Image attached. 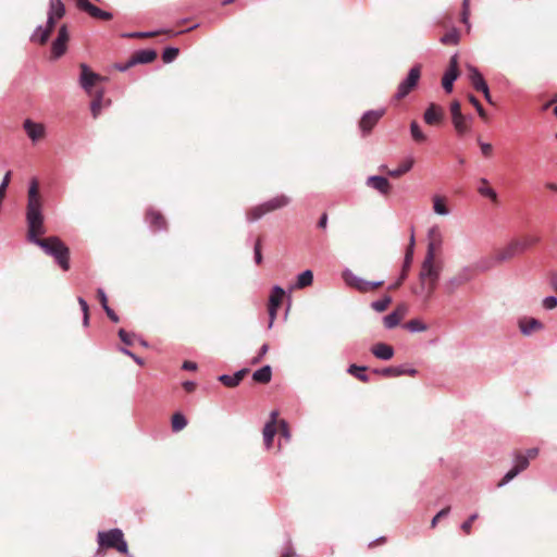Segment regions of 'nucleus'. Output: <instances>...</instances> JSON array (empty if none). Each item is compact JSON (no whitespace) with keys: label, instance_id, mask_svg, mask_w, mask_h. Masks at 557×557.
Returning a JSON list of instances; mask_svg holds the SVG:
<instances>
[{"label":"nucleus","instance_id":"f257e3e1","mask_svg":"<svg viewBox=\"0 0 557 557\" xmlns=\"http://www.w3.org/2000/svg\"><path fill=\"white\" fill-rule=\"evenodd\" d=\"M42 199L39 193V182L32 178L26 206L27 240L39 246L47 255L52 256L62 270L70 269V249L57 236L40 238L47 230L44 224Z\"/></svg>","mask_w":557,"mask_h":557},{"label":"nucleus","instance_id":"f03ea898","mask_svg":"<svg viewBox=\"0 0 557 557\" xmlns=\"http://www.w3.org/2000/svg\"><path fill=\"white\" fill-rule=\"evenodd\" d=\"M442 245V234L438 227H432L429 231L428 252L419 274L420 284L413 289L416 295L423 296L424 301H429L436 288L440 273L442 271V261L436 258Z\"/></svg>","mask_w":557,"mask_h":557},{"label":"nucleus","instance_id":"7ed1b4c3","mask_svg":"<svg viewBox=\"0 0 557 557\" xmlns=\"http://www.w3.org/2000/svg\"><path fill=\"white\" fill-rule=\"evenodd\" d=\"M518 243L515 239L509 242L505 247H502L494 251L492 256L483 259L478 264L481 271H486L493 268L495 264L511 260L518 255H521Z\"/></svg>","mask_w":557,"mask_h":557},{"label":"nucleus","instance_id":"20e7f679","mask_svg":"<svg viewBox=\"0 0 557 557\" xmlns=\"http://www.w3.org/2000/svg\"><path fill=\"white\" fill-rule=\"evenodd\" d=\"M289 203V198L285 195L276 196L257 207L247 211V219L250 222L261 219L264 214L284 208Z\"/></svg>","mask_w":557,"mask_h":557},{"label":"nucleus","instance_id":"39448f33","mask_svg":"<svg viewBox=\"0 0 557 557\" xmlns=\"http://www.w3.org/2000/svg\"><path fill=\"white\" fill-rule=\"evenodd\" d=\"M98 544L100 548H114L121 554H127L128 552L127 543L125 542L123 532L120 529L99 532Z\"/></svg>","mask_w":557,"mask_h":557},{"label":"nucleus","instance_id":"423d86ee","mask_svg":"<svg viewBox=\"0 0 557 557\" xmlns=\"http://www.w3.org/2000/svg\"><path fill=\"white\" fill-rule=\"evenodd\" d=\"M79 77L78 84L79 86L89 95L94 96L99 90L97 89V85L102 82L104 78L98 73L94 72L86 63L79 64Z\"/></svg>","mask_w":557,"mask_h":557},{"label":"nucleus","instance_id":"0eeeda50","mask_svg":"<svg viewBox=\"0 0 557 557\" xmlns=\"http://www.w3.org/2000/svg\"><path fill=\"white\" fill-rule=\"evenodd\" d=\"M421 77V65H413L407 76L399 83L395 98L401 100L407 97L419 84Z\"/></svg>","mask_w":557,"mask_h":557},{"label":"nucleus","instance_id":"6e6552de","mask_svg":"<svg viewBox=\"0 0 557 557\" xmlns=\"http://www.w3.org/2000/svg\"><path fill=\"white\" fill-rule=\"evenodd\" d=\"M450 115L456 132L459 135H465L470 128L472 116L462 114L461 104L458 100L450 103Z\"/></svg>","mask_w":557,"mask_h":557},{"label":"nucleus","instance_id":"1a4fd4ad","mask_svg":"<svg viewBox=\"0 0 557 557\" xmlns=\"http://www.w3.org/2000/svg\"><path fill=\"white\" fill-rule=\"evenodd\" d=\"M343 278L348 286H350L361 293L375 290V289L382 287L384 284V281H379V282L364 281V280L358 277L357 275H355L349 270H346L343 272Z\"/></svg>","mask_w":557,"mask_h":557},{"label":"nucleus","instance_id":"9d476101","mask_svg":"<svg viewBox=\"0 0 557 557\" xmlns=\"http://www.w3.org/2000/svg\"><path fill=\"white\" fill-rule=\"evenodd\" d=\"M70 40V33L65 24L61 25L58 36L51 44V57L53 59L61 58L67 50V42Z\"/></svg>","mask_w":557,"mask_h":557},{"label":"nucleus","instance_id":"9b49d317","mask_svg":"<svg viewBox=\"0 0 557 557\" xmlns=\"http://www.w3.org/2000/svg\"><path fill=\"white\" fill-rule=\"evenodd\" d=\"M386 110L384 108L368 110L366 111L359 120V127L362 132L363 136H367L374 125L379 122V120L385 114Z\"/></svg>","mask_w":557,"mask_h":557},{"label":"nucleus","instance_id":"f8f14e48","mask_svg":"<svg viewBox=\"0 0 557 557\" xmlns=\"http://www.w3.org/2000/svg\"><path fill=\"white\" fill-rule=\"evenodd\" d=\"M284 297H285V290L282 287L274 286L272 288V292H271V295L269 298V306H268V311H269V317H270L269 327L272 326V324L276 318L277 310L281 307Z\"/></svg>","mask_w":557,"mask_h":557},{"label":"nucleus","instance_id":"ddd939ff","mask_svg":"<svg viewBox=\"0 0 557 557\" xmlns=\"http://www.w3.org/2000/svg\"><path fill=\"white\" fill-rule=\"evenodd\" d=\"M197 27H199V24H195L193 26H190L189 28L185 29V30H180V32H173V30H170V29H157V30H151V32H134V33H127V34H124L123 36L126 37V38H151V37H156L158 35H161V34H166L169 36H177V35H181L183 33H187V32H190V30H194L196 29Z\"/></svg>","mask_w":557,"mask_h":557},{"label":"nucleus","instance_id":"4468645a","mask_svg":"<svg viewBox=\"0 0 557 557\" xmlns=\"http://www.w3.org/2000/svg\"><path fill=\"white\" fill-rule=\"evenodd\" d=\"M529 467V458L524 455H517L515 467L508 471L505 476L498 482L497 486L502 487L508 482H510L513 478H516L520 472L525 470Z\"/></svg>","mask_w":557,"mask_h":557},{"label":"nucleus","instance_id":"2eb2a0df","mask_svg":"<svg viewBox=\"0 0 557 557\" xmlns=\"http://www.w3.org/2000/svg\"><path fill=\"white\" fill-rule=\"evenodd\" d=\"M367 186L377 190L384 197H388L392 193V185L388 180L381 175H373L367 178Z\"/></svg>","mask_w":557,"mask_h":557},{"label":"nucleus","instance_id":"dca6fc26","mask_svg":"<svg viewBox=\"0 0 557 557\" xmlns=\"http://www.w3.org/2000/svg\"><path fill=\"white\" fill-rule=\"evenodd\" d=\"M277 417H278V412L272 411L271 416H270V421L263 428V440H264V445L268 449H270L272 447L273 438H274L275 434L277 433V428H276Z\"/></svg>","mask_w":557,"mask_h":557},{"label":"nucleus","instance_id":"f3484780","mask_svg":"<svg viewBox=\"0 0 557 557\" xmlns=\"http://www.w3.org/2000/svg\"><path fill=\"white\" fill-rule=\"evenodd\" d=\"M423 117L426 124L437 125L444 119V110L441 106L431 103L424 111Z\"/></svg>","mask_w":557,"mask_h":557},{"label":"nucleus","instance_id":"a211bd4d","mask_svg":"<svg viewBox=\"0 0 557 557\" xmlns=\"http://www.w3.org/2000/svg\"><path fill=\"white\" fill-rule=\"evenodd\" d=\"M146 221L154 232L165 230L168 226L164 215L154 209L147 210Z\"/></svg>","mask_w":557,"mask_h":557},{"label":"nucleus","instance_id":"6ab92c4d","mask_svg":"<svg viewBox=\"0 0 557 557\" xmlns=\"http://www.w3.org/2000/svg\"><path fill=\"white\" fill-rule=\"evenodd\" d=\"M467 70H468V73H469V81L472 85V87L476 90V91H487V83L485 82L484 77L482 76V74L480 73V71L471 65V64H468L467 65Z\"/></svg>","mask_w":557,"mask_h":557},{"label":"nucleus","instance_id":"aec40b11","mask_svg":"<svg viewBox=\"0 0 557 557\" xmlns=\"http://www.w3.org/2000/svg\"><path fill=\"white\" fill-rule=\"evenodd\" d=\"M154 49H141L132 54V64H148L157 59Z\"/></svg>","mask_w":557,"mask_h":557},{"label":"nucleus","instance_id":"412c9836","mask_svg":"<svg viewBox=\"0 0 557 557\" xmlns=\"http://www.w3.org/2000/svg\"><path fill=\"white\" fill-rule=\"evenodd\" d=\"M476 191L485 198H488L494 205H498V196L486 178H480Z\"/></svg>","mask_w":557,"mask_h":557},{"label":"nucleus","instance_id":"4be33fe9","mask_svg":"<svg viewBox=\"0 0 557 557\" xmlns=\"http://www.w3.org/2000/svg\"><path fill=\"white\" fill-rule=\"evenodd\" d=\"M470 278L471 275L467 271L458 273L445 284L447 294L451 295L458 287L466 284Z\"/></svg>","mask_w":557,"mask_h":557},{"label":"nucleus","instance_id":"5701e85b","mask_svg":"<svg viewBox=\"0 0 557 557\" xmlns=\"http://www.w3.org/2000/svg\"><path fill=\"white\" fill-rule=\"evenodd\" d=\"M520 330L523 334L530 335L543 329V323L534 318H523L519 321Z\"/></svg>","mask_w":557,"mask_h":557},{"label":"nucleus","instance_id":"b1692460","mask_svg":"<svg viewBox=\"0 0 557 557\" xmlns=\"http://www.w3.org/2000/svg\"><path fill=\"white\" fill-rule=\"evenodd\" d=\"M371 352L382 360H389L394 356V348L385 343H377L371 347Z\"/></svg>","mask_w":557,"mask_h":557},{"label":"nucleus","instance_id":"393cba45","mask_svg":"<svg viewBox=\"0 0 557 557\" xmlns=\"http://www.w3.org/2000/svg\"><path fill=\"white\" fill-rule=\"evenodd\" d=\"M24 128L32 140L40 139V137L45 136V126L32 120H25Z\"/></svg>","mask_w":557,"mask_h":557},{"label":"nucleus","instance_id":"a878e982","mask_svg":"<svg viewBox=\"0 0 557 557\" xmlns=\"http://www.w3.org/2000/svg\"><path fill=\"white\" fill-rule=\"evenodd\" d=\"M247 373H248V369H243V370L236 372L234 375L223 374V375L219 376V381L226 387H235L243 381V379L245 377V375Z\"/></svg>","mask_w":557,"mask_h":557},{"label":"nucleus","instance_id":"bb28decb","mask_svg":"<svg viewBox=\"0 0 557 557\" xmlns=\"http://www.w3.org/2000/svg\"><path fill=\"white\" fill-rule=\"evenodd\" d=\"M460 76V72L445 70L442 77V86L445 92L450 94L454 90V83Z\"/></svg>","mask_w":557,"mask_h":557},{"label":"nucleus","instance_id":"cd10ccee","mask_svg":"<svg viewBox=\"0 0 557 557\" xmlns=\"http://www.w3.org/2000/svg\"><path fill=\"white\" fill-rule=\"evenodd\" d=\"M65 13L66 9L62 0H49L47 15L61 20Z\"/></svg>","mask_w":557,"mask_h":557},{"label":"nucleus","instance_id":"c85d7f7f","mask_svg":"<svg viewBox=\"0 0 557 557\" xmlns=\"http://www.w3.org/2000/svg\"><path fill=\"white\" fill-rule=\"evenodd\" d=\"M515 240L518 243L521 253H523L525 250L535 246L540 242V237L535 235H523L519 238H515Z\"/></svg>","mask_w":557,"mask_h":557},{"label":"nucleus","instance_id":"c756f323","mask_svg":"<svg viewBox=\"0 0 557 557\" xmlns=\"http://www.w3.org/2000/svg\"><path fill=\"white\" fill-rule=\"evenodd\" d=\"M51 34L48 29H45L42 25H38L34 33L30 36V40L33 42H37L39 45H46L50 39Z\"/></svg>","mask_w":557,"mask_h":557},{"label":"nucleus","instance_id":"7c9ffc66","mask_svg":"<svg viewBox=\"0 0 557 557\" xmlns=\"http://www.w3.org/2000/svg\"><path fill=\"white\" fill-rule=\"evenodd\" d=\"M433 201V210L438 215H447L449 213V209L446 205L447 199L444 196L435 195L432 198Z\"/></svg>","mask_w":557,"mask_h":557},{"label":"nucleus","instance_id":"2f4dec72","mask_svg":"<svg viewBox=\"0 0 557 557\" xmlns=\"http://www.w3.org/2000/svg\"><path fill=\"white\" fill-rule=\"evenodd\" d=\"M271 377L272 370L270 366L262 367L261 369L257 370L252 375L253 381L260 384L269 383L271 381Z\"/></svg>","mask_w":557,"mask_h":557},{"label":"nucleus","instance_id":"473e14b6","mask_svg":"<svg viewBox=\"0 0 557 557\" xmlns=\"http://www.w3.org/2000/svg\"><path fill=\"white\" fill-rule=\"evenodd\" d=\"M94 99L90 103V111L92 114V117H98V115L101 112L102 103H103V89L99 88V90L96 92V95L92 96Z\"/></svg>","mask_w":557,"mask_h":557},{"label":"nucleus","instance_id":"72a5a7b5","mask_svg":"<svg viewBox=\"0 0 557 557\" xmlns=\"http://www.w3.org/2000/svg\"><path fill=\"white\" fill-rule=\"evenodd\" d=\"M367 367L363 366H357V364H350L347 369V372L358 379L359 381L363 383L369 382V376L366 374Z\"/></svg>","mask_w":557,"mask_h":557},{"label":"nucleus","instance_id":"f704fd0d","mask_svg":"<svg viewBox=\"0 0 557 557\" xmlns=\"http://www.w3.org/2000/svg\"><path fill=\"white\" fill-rule=\"evenodd\" d=\"M460 40L459 30L456 27H453L449 32H447L440 41L443 45H457Z\"/></svg>","mask_w":557,"mask_h":557},{"label":"nucleus","instance_id":"c9c22d12","mask_svg":"<svg viewBox=\"0 0 557 557\" xmlns=\"http://www.w3.org/2000/svg\"><path fill=\"white\" fill-rule=\"evenodd\" d=\"M414 235L413 233L410 236V240L406 250L405 260L403 267H405V271H409L412 260H413V249H414Z\"/></svg>","mask_w":557,"mask_h":557},{"label":"nucleus","instance_id":"e433bc0d","mask_svg":"<svg viewBox=\"0 0 557 557\" xmlns=\"http://www.w3.org/2000/svg\"><path fill=\"white\" fill-rule=\"evenodd\" d=\"M313 273L310 270H306L300 273L297 277L296 288H305L312 284Z\"/></svg>","mask_w":557,"mask_h":557},{"label":"nucleus","instance_id":"4c0bfd02","mask_svg":"<svg viewBox=\"0 0 557 557\" xmlns=\"http://www.w3.org/2000/svg\"><path fill=\"white\" fill-rule=\"evenodd\" d=\"M187 425L186 418L181 412H175L172 416L171 426L173 432H180Z\"/></svg>","mask_w":557,"mask_h":557},{"label":"nucleus","instance_id":"58836bf2","mask_svg":"<svg viewBox=\"0 0 557 557\" xmlns=\"http://www.w3.org/2000/svg\"><path fill=\"white\" fill-rule=\"evenodd\" d=\"M374 373L381 374L385 377H392V376H400L404 375L405 369L397 368V367H387L382 370H374Z\"/></svg>","mask_w":557,"mask_h":557},{"label":"nucleus","instance_id":"ea45409f","mask_svg":"<svg viewBox=\"0 0 557 557\" xmlns=\"http://www.w3.org/2000/svg\"><path fill=\"white\" fill-rule=\"evenodd\" d=\"M89 15L94 18L102 20V21H110L113 17L112 13L102 10V9L96 7L95 4L92 5V8L90 10Z\"/></svg>","mask_w":557,"mask_h":557},{"label":"nucleus","instance_id":"a19ab883","mask_svg":"<svg viewBox=\"0 0 557 557\" xmlns=\"http://www.w3.org/2000/svg\"><path fill=\"white\" fill-rule=\"evenodd\" d=\"M180 54V49L176 47H166L162 52V61L164 63L173 62Z\"/></svg>","mask_w":557,"mask_h":557},{"label":"nucleus","instance_id":"79ce46f5","mask_svg":"<svg viewBox=\"0 0 557 557\" xmlns=\"http://www.w3.org/2000/svg\"><path fill=\"white\" fill-rule=\"evenodd\" d=\"M404 326L410 332H424L428 330L426 324L419 319H412L408 321Z\"/></svg>","mask_w":557,"mask_h":557},{"label":"nucleus","instance_id":"37998d69","mask_svg":"<svg viewBox=\"0 0 557 557\" xmlns=\"http://www.w3.org/2000/svg\"><path fill=\"white\" fill-rule=\"evenodd\" d=\"M391 302L392 298L389 296H385L381 300L372 302L371 307L377 312H383L388 308Z\"/></svg>","mask_w":557,"mask_h":557},{"label":"nucleus","instance_id":"c03bdc74","mask_svg":"<svg viewBox=\"0 0 557 557\" xmlns=\"http://www.w3.org/2000/svg\"><path fill=\"white\" fill-rule=\"evenodd\" d=\"M276 428H277V433L282 437L286 438L287 441L290 438L288 424L285 420H277Z\"/></svg>","mask_w":557,"mask_h":557},{"label":"nucleus","instance_id":"a18cd8bd","mask_svg":"<svg viewBox=\"0 0 557 557\" xmlns=\"http://www.w3.org/2000/svg\"><path fill=\"white\" fill-rule=\"evenodd\" d=\"M401 321L400 318H398L394 312L387 314L383 322H384V325L385 327L387 329H393L395 326H397L399 324V322Z\"/></svg>","mask_w":557,"mask_h":557},{"label":"nucleus","instance_id":"49530a36","mask_svg":"<svg viewBox=\"0 0 557 557\" xmlns=\"http://www.w3.org/2000/svg\"><path fill=\"white\" fill-rule=\"evenodd\" d=\"M468 100L475 108V110L479 113V115L482 119H485L486 117V112H485L483 106L481 104V102L478 100V98H475L473 95H469L468 96Z\"/></svg>","mask_w":557,"mask_h":557},{"label":"nucleus","instance_id":"de8ad7c7","mask_svg":"<svg viewBox=\"0 0 557 557\" xmlns=\"http://www.w3.org/2000/svg\"><path fill=\"white\" fill-rule=\"evenodd\" d=\"M479 518V515L476 512L472 513L462 524L461 530L469 535L472 530L473 522Z\"/></svg>","mask_w":557,"mask_h":557},{"label":"nucleus","instance_id":"09e8293b","mask_svg":"<svg viewBox=\"0 0 557 557\" xmlns=\"http://www.w3.org/2000/svg\"><path fill=\"white\" fill-rule=\"evenodd\" d=\"M450 511V506H446L445 508H443L442 510H440L432 519L431 521V528L434 529L438 521L442 519V518H445L446 516H448Z\"/></svg>","mask_w":557,"mask_h":557},{"label":"nucleus","instance_id":"8fccbe9b","mask_svg":"<svg viewBox=\"0 0 557 557\" xmlns=\"http://www.w3.org/2000/svg\"><path fill=\"white\" fill-rule=\"evenodd\" d=\"M379 169L381 172L386 173L388 176L393 178H398L404 175V171H401L400 168L389 170L386 165H381Z\"/></svg>","mask_w":557,"mask_h":557},{"label":"nucleus","instance_id":"3c124183","mask_svg":"<svg viewBox=\"0 0 557 557\" xmlns=\"http://www.w3.org/2000/svg\"><path fill=\"white\" fill-rule=\"evenodd\" d=\"M412 139H426L421 131L420 125L417 122H412L410 125Z\"/></svg>","mask_w":557,"mask_h":557},{"label":"nucleus","instance_id":"603ef678","mask_svg":"<svg viewBox=\"0 0 557 557\" xmlns=\"http://www.w3.org/2000/svg\"><path fill=\"white\" fill-rule=\"evenodd\" d=\"M78 304L82 308V311L84 313V325L87 326L89 322V307L86 300L82 297H78Z\"/></svg>","mask_w":557,"mask_h":557},{"label":"nucleus","instance_id":"864d4df0","mask_svg":"<svg viewBox=\"0 0 557 557\" xmlns=\"http://www.w3.org/2000/svg\"><path fill=\"white\" fill-rule=\"evenodd\" d=\"M261 249H262V244H261V237H258L257 240H256V244H255V261L257 264H261L262 262V252H261Z\"/></svg>","mask_w":557,"mask_h":557},{"label":"nucleus","instance_id":"5fc2aeb1","mask_svg":"<svg viewBox=\"0 0 557 557\" xmlns=\"http://www.w3.org/2000/svg\"><path fill=\"white\" fill-rule=\"evenodd\" d=\"M446 70L460 72L459 70V55L458 53H455L450 57L449 63Z\"/></svg>","mask_w":557,"mask_h":557},{"label":"nucleus","instance_id":"6e6d98bb","mask_svg":"<svg viewBox=\"0 0 557 557\" xmlns=\"http://www.w3.org/2000/svg\"><path fill=\"white\" fill-rule=\"evenodd\" d=\"M481 153L485 158H490L493 153V146L490 143L482 141L480 145Z\"/></svg>","mask_w":557,"mask_h":557},{"label":"nucleus","instance_id":"4d7b16f0","mask_svg":"<svg viewBox=\"0 0 557 557\" xmlns=\"http://www.w3.org/2000/svg\"><path fill=\"white\" fill-rule=\"evenodd\" d=\"M58 21H59V18L47 15V23H46V26H44V28L48 29L49 33L52 35L53 30L55 29Z\"/></svg>","mask_w":557,"mask_h":557},{"label":"nucleus","instance_id":"13d9d810","mask_svg":"<svg viewBox=\"0 0 557 557\" xmlns=\"http://www.w3.org/2000/svg\"><path fill=\"white\" fill-rule=\"evenodd\" d=\"M543 307L547 310H552L557 307V298L549 296L543 300Z\"/></svg>","mask_w":557,"mask_h":557},{"label":"nucleus","instance_id":"bf43d9fd","mask_svg":"<svg viewBox=\"0 0 557 557\" xmlns=\"http://www.w3.org/2000/svg\"><path fill=\"white\" fill-rule=\"evenodd\" d=\"M75 1H76V5L78 7V9H81L89 14V12L94 5L89 0H75Z\"/></svg>","mask_w":557,"mask_h":557},{"label":"nucleus","instance_id":"052dcab7","mask_svg":"<svg viewBox=\"0 0 557 557\" xmlns=\"http://www.w3.org/2000/svg\"><path fill=\"white\" fill-rule=\"evenodd\" d=\"M393 312L403 320L408 312V306L406 304H399Z\"/></svg>","mask_w":557,"mask_h":557},{"label":"nucleus","instance_id":"680f3d73","mask_svg":"<svg viewBox=\"0 0 557 557\" xmlns=\"http://www.w3.org/2000/svg\"><path fill=\"white\" fill-rule=\"evenodd\" d=\"M414 163V160L412 158H406L400 164L398 168L401 169V171H404V174H406L407 172H409L412 168Z\"/></svg>","mask_w":557,"mask_h":557},{"label":"nucleus","instance_id":"e2e57ef3","mask_svg":"<svg viewBox=\"0 0 557 557\" xmlns=\"http://www.w3.org/2000/svg\"><path fill=\"white\" fill-rule=\"evenodd\" d=\"M97 298L103 309L109 306L107 295L102 288L97 289Z\"/></svg>","mask_w":557,"mask_h":557},{"label":"nucleus","instance_id":"0e129e2a","mask_svg":"<svg viewBox=\"0 0 557 557\" xmlns=\"http://www.w3.org/2000/svg\"><path fill=\"white\" fill-rule=\"evenodd\" d=\"M469 16H470V11L468 8H463L461 10V14H460V21L461 23H463L465 25H467V28L470 29L471 25H470V22H469Z\"/></svg>","mask_w":557,"mask_h":557},{"label":"nucleus","instance_id":"69168bd1","mask_svg":"<svg viewBox=\"0 0 557 557\" xmlns=\"http://www.w3.org/2000/svg\"><path fill=\"white\" fill-rule=\"evenodd\" d=\"M119 336H120L121 341L123 343H125L126 345H132L133 344L132 335L128 334L125 330L121 329L119 331Z\"/></svg>","mask_w":557,"mask_h":557},{"label":"nucleus","instance_id":"338daca9","mask_svg":"<svg viewBox=\"0 0 557 557\" xmlns=\"http://www.w3.org/2000/svg\"><path fill=\"white\" fill-rule=\"evenodd\" d=\"M268 350H269V345L263 344L262 347L260 348L258 356L256 358H253L252 363L256 364V363L260 362V360L268 352Z\"/></svg>","mask_w":557,"mask_h":557},{"label":"nucleus","instance_id":"774afa93","mask_svg":"<svg viewBox=\"0 0 557 557\" xmlns=\"http://www.w3.org/2000/svg\"><path fill=\"white\" fill-rule=\"evenodd\" d=\"M132 66H135V64H132V57L129 58V60L122 64V63H117L115 64V67L116 70H119L120 72H126L128 69H131Z\"/></svg>","mask_w":557,"mask_h":557}]
</instances>
